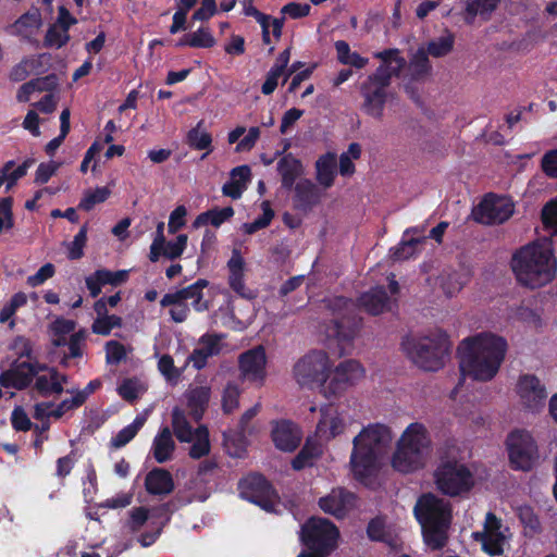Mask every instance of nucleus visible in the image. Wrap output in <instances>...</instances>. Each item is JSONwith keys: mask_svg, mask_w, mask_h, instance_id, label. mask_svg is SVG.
<instances>
[{"mask_svg": "<svg viewBox=\"0 0 557 557\" xmlns=\"http://www.w3.org/2000/svg\"><path fill=\"white\" fill-rule=\"evenodd\" d=\"M508 349L506 338L492 332L469 336L460 342V371L476 381H491L499 371Z\"/></svg>", "mask_w": 557, "mask_h": 557, "instance_id": "obj_1", "label": "nucleus"}, {"mask_svg": "<svg viewBox=\"0 0 557 557\" xmlns=\"http://www.w3.org/2000/svg\"><path fill=\"white\" fill-rule=\"evenodd\" d=\"M517 281L530 288L550 283L557 274V258L552 244L536 242L520 248L511 259Z\"/></svg>", "mask_w": 557, "mask_h": 557, "instance_id": "obj_2", "label": "nucleus"}, {"mask_svg": "<svg viewBox=\"0 0 557 557\" xmlns=\"http://www.w3.org/2000/svg\"><path fill=\"white\" fill-rule=\"evenodd\" d=\"M391 442V429L384 424L376 423L362 429L352 441L350 456L351 471L356 480L364 483L376 473L379 456Z\"/></svg>", "mask_w": 557, "mask_h": 557, "instance_id": "obj_3", "label": "nucleus"}, {"mask_svg": "<svg viewBox=\"0 0 557 557\" xmlns=\"http://www.w3.org/2000/svg\"><path fill=\"white\" fill-rule=\"evenodd\" d=\"M413 515L421 525L424 543L433 550L442 549L448 540L451 519L449 503L433 493H423L417 499Z\"/></svg>", "mask_w": 557, "mask_h": 557, "instance_id": "obj_4", "label": "nucleus"}, {"mask_svg": "<svg viewBox=\"0 0 557 557\" xmlns=\"http://www.w3.org/2000/svg\"><path fill=\"white\" fill-rule=\"evenodd\" d=\"M324 308L332 315L326 329L327 336L334 337L339 348V356L346 354V347L351 345L361 326V319L356 313L354 301L344 296L323 300Z\"/></svg>", "mask_w": 557, "mask_h": 557, "instance_id": "obj_5", "label": "nucleus"}, {"mask_svg": "<svg viewBox=\"0 0 557 557\" xmlns=\"http://www.w3.org/2000/svg\"><path fill=\"white\" fill-rule=\"evenodd\" d=\"M430 445L426 428L420 422L410 423L401 434L392 457L393 468L401 473H412L424 466V450Z\"/></svg>", "mask_w": 557, "mask_h": 557, "instance_id": "obj_6", "label": "nucleus"}, {"mask_svg": "<svg viewBox=\"0 0 557 557\" xmlns=\"http://www.w3.org/2000/svg\"><path fill=\"white\" fill-rule=\"evenodd\" d=\"M448 335L438 333L436 336H406L401 347L407 357L424 371H437L444 367L448 352Z\"/></svg>", "mask_w": 557, "mask_h": 557, "instance_id": "obj_7", "label": "nucleus"}, {"mask_svg": "<svg viewBox=\"0 0 557 557\" xmlns=\"http://www.w3.org/2000/svg\"><path fill=\"white\" fill-rule=\"evenodd\" d=\"M209 282L206 278H198L195 283L170 292L163 295L160 300L161 307H172L169 311L171 319L176 323H183L187 320L190 308L187 301L190 300V306L197 312H203L209 309V302L203 299V289L208 287Z\"/></svg>", "mask_w": 557, "mask_h": 557, "instance_id": "obj_8", "label": "nucleus"}, {"mask_svg": "<svg viewBox=\"0 0 557 557\" xmlns=\"http://www.w3.org/2000/svg\"><path fill=\"white\" fill-rule=\"evenodd\" d=\"M387 70L377 66L360 85V95L363 98L362 111L376 119L383 117L385 103L387 101V88L392 83Z\"/></svg>", "mask_w": 557, "mask_h": 557, "instance_id": "obj_9", "label": "nucleus"}, {"mask_svg": "<svg viewBox=\"0 0 557 557\" xmlns=\"http://www.w3.org/2000/svg\"><path fill=\"white\" fill-rule=\"evenodd\" d=\"M338 536L336 525L323 518H310L302 524L300 532V540L309 550L325 556L335 549Z\"/></svg>", "mask_w": 557, "mask_h": 557, "instance_id": "obj_10", "label": "nucleus"}, {"mask_svg": "<svg viewBox=\"0 0 557 557\" xmlns=\"http://www.w3.org/2000/svg\"><path fill=\"white\" fill-rule=\"evenodd\" d=\"M506 449L512 469L529 471L539 461V448L535 440L524 430L511 432L506 440Z\"/></svg>", "mask_w": 557, "mask_h": 557, "instance_id": "obj_11", "label": "nucleus"}, {"mask_svg": "<svg viewBox=\"0 0 557 557\" xmlns=\"http://www.w3.org/2000/svg\"><path fill=\"white\" fill-rule=\"evenodd\" d=\"M330 368L329 356L325 351L311 350L294 366V375L301 386L318 383L323 388Z\"/></svg>", "mask_w": 557, "mask_h": 557, "instance_id": "obj_12", "label": "nucleus"}, {"mask_svg": "<svg viewBox=\"0 0 557 557\" xmlns=\"http://www.w3.org/2000/svg\"><path fill=\"white\" fill-rule=\"evenodd\" d=\"M240 496L248 502L258 505L265 511H273L276 499V491L272 484L260 473H251L239 481Z\"/></svg>", "mask_w": 557, "mask_h": 557, "instance_id": "obj_13", "label": "nucleus"}, {"mask_svg": "<svg viewBox=\"0 0 557 557\" xmlns=\"http://www.w3.org/2000/svg\"><path fill=\"white\" fill-rule=\"evenodd\" d=\"M515 212L513 201L503 195L487 194L472 210L473 219L482 224H500Z\"/></svg>", "mask_w": 557, "mask_h": 557, "instance_id": "obj_14", "label": "nucleus"}, {"mask_svg": "<svg viewBox=\"0 0 557 557\" xmlns=\"http://www.w3.org/2000/svg\"><path fill=\"white\" fill-rule=\"evenodd\" d=\"M472 536L481 543L483 552L492 557L502 556L508 543V529L503 527L500 519L494 513L485 516L482 532H474Z\"/></svg>", "mask_w": 557, "mask_h": 557, "instance_id": "obj_15", "label": "nucleus"}, {"mask_svg": "<svg viewBox=\"0 0 557 557\" xmlns=\"http://www.w3.org/2000/svg\"><path fill=\"white\" fill-rule=\"evenodd\" d=\"M516 394L520 406L532 413L539 412L545 405L547 391L542 381L533 374H522L516 384Z\"/></svg>", "mask_w": 557, "mask_h": 557, "instance_id": "obj_16", "label": "nucleus"}, {"mask_svg": "<svg viewBox=\"0 0 557 557\" xmlns=\"http://www.w3.org/2000/svg\"><path fill=\"white\" fill-rule=\"evenodd\" d=\"M364 375V369L361 363L355 359L342 361L334 370L331 380L323 384V394L325 397H336L354 385Z\"/></svg>", "mask_w": 557, "mask_h": 557, "instance_id": "obj_17", "label": "nucleus"}, {"mask_svg": "<svg viewBox=\"0 0 557 557\" xmlns=\"http://www.w3.org/2000/svg\"><path fill=\"white\" fill-rule=\"evenodd\" d=\"M267 354L262 345L242 352L238 357V368L242 376L252 383L262 385L267 377Z\"/></svg>", "mask_w": 557, "mask_h": 557, "instance_id": "obj_18", "label": "nucleus"}, {"mask_svg": "<svg viewBox=\"0 0 557 557\" xmlns=\"http://www.w3.org/2000/svg\"><path fill=\"white\" fill-rule=\"evenodd\" d=\"M356 495L346 488H333L330 494L319 499L320 508L337 519L344 518L355 507Z\"/></svg>", "mask_w": 557, "mask_h": 557, "instance_id": "obj_19", "label": "nucleus"}, {"mask_svg": "<svg viewBox=\"0 0 557 557\" xmlns=\"http://www.w3.org/2000/svg\"><path fill=\"white\" fill-rule=\"evenodd\" d=\"M293 206L297 211L308 213L321 200L319 187L309 178H301L294 186Z\"/></svg>", "mask_w": 557, "mask_h": 557, "instance_id": "obj_20", "label": "nucleus"}, {"mask_svg": "<svg viewBox=\"0 0 557 557\" xmlns=\"http://www.w3.org/2000/svg\"><path fill=\"white\" fill-rule=\"evenodd\" d=\"M221 336L216 334H205L200 337L201 347L195 348L188 356L187 362H191L196 370L203 369L210 357L216 356L221 351Z\"/></svg>", "mask_w": 557, "mask_h": 557, "instance_id": "obj_21", "label": "nucleus"}, {"mask_svg": "<svg viewBox=\"0 0 557 557\" xmlns=\"http://www.w3.org/2000/svg\"><path fill=\"white\" fill-rule=\"evenodd\" d=\"M482 480V469L475 463L455 462V496L468 494Z\"/></svg>", "mask_w": 557, "mask_h": 557, "instance_id": "obj_22", "label": "nucleus"}, {"mask_svg": "<svg viewBox=\"0 0 557 557\" xmlns=\"http://www.w3.org/2000/svg\"><path fill=\"white\" fill-rule=\"evenodd\" d=\"M300 434L290 421H280L272 430V441L276 448L283 451H293L300 444Z\"/></svg>", "mask_w": 557, "mask_h": 557, "instance_id": "obj_23", "label": "nucleus"}, {"mask_svg": "<svg viewBox=\"0 0 557 557\" xmlns=\"http://www.w3.org/2000/svg\"><path fill=\"white\" fill-rule=\"evenodd\" d=\"M228 285L243 298H252V295L245 286L244 271L245 260L238 249H234L230 260L227 261Z\"/></svg>", "mask_w": 557, "mask_h": 557, "instance_id": "obj_24", "label": "nucleus"}, {"mask_svg": "<svg viewBox=\"0 0 557 557\" xmlns=\"http://www.w3.org/2000/svg\"><path fill=\"white\" fill-rule=\"evenodd\" d=\"M174 487L173 476L166 469L153 468L145 478V488L150 495H169Z\"/></svg>", "mask_w": 557, "mask_h": 557, "instance_id": "obj_25", "label": "nucleus"}, {"mask_svg": "<svg viewBox=\"0 0 557 557\" xmlns=\"http://www.w3.org/2000/svg\"><path fill=\"white\" fill-rule=\"evenodd\" d=\"M34 371L27 372L26 368L21 367V361H14L10 369L1 372L0 385L4 388H15L23 391L27 388L34 380Z\"/></svg>", "mask_w": 557, "mask_h": 557, "instance_id": "obj_26", "label": "nucleus"}, {"mask_svg": "<svg viewBox=\"0 0 557 557\" xmlns=\"http://www.w3.org/2000/svg\"><path fill=\"white\" fill-rule=\"evenodd\" d=\"M277 172L281 175V183L284 189L290 190L297 178L302 174L304 166L299 159L287 153L277 162Z\"/></svg>", "mask_w": 557, "mask_h": 557, "instance_id": "obj_27", "label": "nucleus"}, {"mask_svg": "<svg viewBox=\"0 0 557 557\" xmlns=\"http://www.w3.org/2000/svg\"><path fill=\"white\" fill-rule=\"evenodd\" d=\"M42 24L39 9L33 8L22 14L13 24L9 25L7 30L14 36L29 38L34 30L38 29Z\"/></svg>", "mask_w": 557, "mask_h": 557, "instance_id": "obj_28", "label": "nucleus"}, {"mask_svg": "<svg viewBox=\"0 0 557 557\" xmlns=\"http://www.w3.org/2000/svg\"><path fill=\"white\" fill-rule=\"evenodd\" d=\"M211 396V389L208 386H199L190 389L186 394L189 416L194 421L199 422L208 407Z\"/></svg>", "mask_w": 557, "mask_h": 557, "instance_id": "obj_29", "label": "nucleus"}, {"mask_svg": "<svg viewBox=\"0 0 557 557\" xmlns=\"http://www.w3.org/2000/svg\"><path fill=\"white\" fill-rule=\"evenodd\" d=\"M388 300L389 297L383 286L371 288L369 292L363 293L358 299L360 307L364 308V310L372 315L382 313Z\"/></svg>", "mask_w": 557, "mask_h": 557, "instance_id": "obj_30", "label": "nucleus"}, {"mask_svg": "<svg viewBox=\"0 0 557 557\" xmlns=\"http://www.w3.org/2000/svg\"><path fill=\"white\" fill-rule=\"evenodd\" d=\"M175 450V442L168 426L162 428L153 438L152 455L157 462L169 461Z\"/></svg>", "mask_w": 557, "mask_h": 557, "instance_id": "obj_31", "label": "nucleus"}, {"mask_svg": "<svg viewBox=\"0 0 557 557\" xmlns=\"http://www.w3.org/2000/svg\"><path fill=\"white\" fill-rule=\"evenodd\" d=\"M315 177L320 185L330 188L336 176V154L326 152L315 161Z\"/></svg>", "mask_w": 557, "mask_h": 557, "instance_id": "obj_32", "label": "nucleus"}, {"mask_svg": "<svg viewBox=\"0 0 557 557\" xmlns=\"http://www.w3.org/2000/svg\"><path fill=\"white\" fill-rule=\"evenodd\" d=\"M432 73V65L424 53V47L420 46L412 54L408 63V76L410 82H422Z\"/></svg>", "mask_w": 557, "mask_h": 557, "instance_id": "obj_33", "label": "nucleus"}, {"mask_svg": "<svg viewBox=\"0 0 557 557\" xmlns=\"http://www.w3.org/2000/svg\"><path fill=\"white\" fill-rule=\"evenodd\" d=\"M374 58L380 59L383 64L380 66L385 67L391 77H400L403 70L407 62L397 48H389L383 51L376 52Z\"/></svg>", "mask_w": 557, "mask_h": 557, "instance_id": "obj_34", "label": "nucleus"}, {"mask_svg": "<svg viewBox=\"0 0 557 557\" xmlns=\"http://www.w3.org/2000/svg\"><path fill=\"white\" fill-rule=\"evenodd\" d=\"M12 428L17 432H27L34 430V432H48L50 429V422L45 421L41 424H34L28 418L26 411L21 406H16L11 413Z\"/></svg>", "mask_w": 557, "mask_h": 557, "instance_id": "obj_35", "label": "nucleus"}, {"mask_svg": "<svg viewBox=\"0 0 557 557\" xmlns=\"http://www.w3.org/2000/svg\"><path fill=\"white\" fill-rule=\"evenodd\" d=\"M47 54L42 53L38 57L33 58H23L17 64H15L10 71L9 78L11 82L18 83L25 81L28 75L37 71L42 66L41 58H45Z\"/></svg>", "mask_w": 557, "mask_h": 557, "instance_id": "obj_36", "label": "nucleus"}, {"mask_svg": "<svg viewBox=\"0 0 557 557\" xmlns=\"http://www.w3.org/2000/svg\"><path fill=\"white\" fill-rule=\"evenodd\" d=\"M172 426L173 432L180 442L189 443L193 441L195 430H193L185 412L180 407H174L172 410Z\"/></svg>", "mask_w": 557, "mask_h": 557, "instance_id": "obj_37", "label": "nucleus"}, {"mask_svg": "<svg viewBox=\"0 0 557 557\" xmlns=\"http://www.w3.org/2000/svg\"><path fill=\"white\" fill-rule=\"evenodd\" d=\"M193 445L189 448V457L200 459L210 453L209 431L206 425H199L193 436Z\"/></svg>", "mask_w": 557, "mask_h": 557, "instance_id": "obj_38", "label": "nucleus"}, {"mask_svg": "<svg viewBox=\"0 0 557 557\" xmlns=\"http://www.w3.org/2000/svg\"><path fill=\"white\" fill-rule=\"evenodd\" d=\"M145 422L146 418L137 416L131 424L124 426L111 438V446L114 448H121L128 444L137 435Z\"/></svg>", "mask_w": 557, "mask_h": 557, "instance_id": "obj_39", "label": "nucleus"}, {"mask_svg": "<svg viewBox=\"0 0 557 557\" xmlns=\"http://www.w3.org/2000/svg\"><path fill=\"white\" fill-rule=\"evenodd\" d=\"M200 123L193 127L187 133L186 141L188 146L196 150H208L203 156L202 159H205L211 151V144H212V136L210 133L206 131L199 129Z\"/></svg>", "mask_w": 557, "mask_h": 557, "instance_id": "obj_40", "label": "nucleus"}, {"mask_svg": "<svg viewBox=\"0 0 557 557\" xmlns=\"http://www.w3.org/2000/svg\"><path fill=\"white\" fill-rule=\"evenodd\" d=\"M423 47L428 58H443L453 51V34L432 39Z\"/></svg>", "mask_w": 557, "mask_h": 557, "instance_id": "obj_41", "label": "nucleus"}, {"mask_svg": "<svg viewBox=\"0 0 557 557\" xmlns=\"http://www.w3.org/2000/svg\"><path fill=\"white\" fill-rule=\"evenodd\" d=\"M437 488L445 495L453 496V460L443 462L434 473Z\"/></svg>", "mask_w": 557, "mask_h": 557, "instance_id": "obj_42", "label": "nucleus"}, {"mask_svg": "<svg viewBox=\"0 0 557 557\" xmlns=\"http://www.w3.org/2000/svg\"><path fill=\"white\" fill-rule=\"evenodd\" d=\"M111 190L107 186L97 187L94 190L88 189L81 199L78 209L90 211L96 205L104 202L109 198Z\"/></svg>", "mask_w": 557, "mask_h": 557, "instance_id": "obj_43", "label": "nucleus"}, {"mask_svg": "<svg viewBox=\"0 0 557 557\" xmlns=\"http://www.w3.org/2000/svg\"><path fill=\"white\" fill-rule=\"evenodd\" d=\"M71 36L70 33L66 30H62L59 26H57L54 23L51 24L45 35L44 38V47L45 48H54L60 49L67 45L70 41Z\"/></svg>", "mask_w": 557, "mask_h": 557, "instance_id": "obj_44", "label": "nucleus"}, {"mask_svg": "<svg viewBox=\"0 0 557 557\" xmlns=\"http://www.w3.org/2000/svg\"><path fill=\"white\" fill-rule=\"evenodd\" d=\"M34 389L41 397H49L53 394L60 395L64 392V387L59 382H54L52 374L38 375L35 380Z\"/></svg>", "mask_w": 557, "mask_h": 557, "instance_id": "obj_45", "label": "nucleus"}, {"mask_svg": "<svg viewBox=\"0 0 557 557\" xmlns=\"http://www.w3.org/2000/svg\"><path fill=\"white\" fill-rule=\"evenodd\" d=\"M423 238L403 239L396 247L391 249L393 260H407L413 257L417 252V246L424 242Z\"/></svg>", "mask_w": 557, "mask_h": 557, "instance_id": "obj_46", "label": "nucleus"}, {"mask_svg": "<svg viewBox=\"0 0 557 557\" xmlns=\"http://www.w3.org/2000/svg\"><path fill=\"white\" fill-rule=\"evenodd\" d=\"M274 218V211L270 207L268 201L262 202V214L255 219L252 222L244 223L243 230L245 234L252 235L259 230H262L270 225L272 219Z\"/></svg>", "mask_w": 557, "mask_h": 557, "instance_id": "obj_47", "label": "nucleus"}, {"mask_svg": "<svg viewBox=\"0 0 557 557\" xmlns=\"http://www.w3.org/2000/svg\"><path fill=\"white\" fill-rule=\"evenodd\" d=\"M122 326V318L115 314H104V317H97L91 325V331L95 334L108 336L114 327Z\"/></svg>", "mask_w": 557, "mask_h": 557, "instance_id": "obj_48", "label": "nucleus"}, {"mask_svg": "<svg viewBox=\"0 0 557 557\" xmlns=\"http://www.w3.org/2000/svg\"><path fill=\"white\" fill-rule=\"evenodd\" d=\"M88 225L85 223L74 236L73 242L69 245L67 258L70 260H78L84 256V247L87 243Z\"/></svg>", "mask_w": 557, "mask_h": 557, "instance_id": "obj_49", "label": "nucleus"}, {"mask_svg": "<svg viewBox=\"0 0 557 557\" xmlns=\"http://www.w3.org/2000/svg\"><path fill=\"white\" fill-rule=\"evenodd\" d=\"M27 297L23 292L15 293L10 301L5 304L0 310V323L9 321L17 311L18 308L25 306Z\"/></svg>", "mask_w": 557, "mask_h": 557, "instance_id": "obj_50", "label": "nucleus"}, {"mask_svg": "<svg viewBox=\"0 0 557 557\" xmlns=\"http://www.w3.org/2000/svg\"><path fill=\"white\" fill-rule=\"evenodd\" d=\"M96 272H97V278L100 281V284H102V286H104V285L119 286V285L125 283L128 278L127 270L110 271L108 269H99V270H96Z\"/></svg>", "mask_w": 557, "mask_h": 557, "instance_id": "obj_51", "label": "nucleus"}, {"mask_svg": "<svg viewBox=\"0 0 557 557\" xmlns=\"http://www.w3.org/2000/svg\"><path fill=\"white\" fill-rule=\"evenodd\" d=\"M13 198H0V234L2 231H9L14 226Z\"/></svg>", "mask_w": 557, "mask_h": 557, "instance_id": "obj_52", "label": "nucleus"}, {"mask_svg": "<svg viewBox=\"0 0 557 557\" xmlns=\"http://www.w3.org/2000/svg\"><path fill=\"white\" fill-rule=\"evenodd\" d=\"M187 239L186 234H180L175 240L166 242L163 246V257L170 260L180 258L186 249Z\"/></svg>", "mask_w": 557, "mask_h": 557, "instance_id": "obj_53", "label": "nucleus"}, {"mask_svg": "<svg viewBox=\"0 0 557 557\" xmlns=\"http://www.w3.org/2000/svg\"><path fill=\"white\" fill-rule=\"evenodd\" d=\"M190 35V48H212L216 41L209 27H200Z\"/></svg>", "mask_w": 557, "mask_h": 557, "instance_id": "obj_54", "label": "nucleus"}, {"mask_svg": "<svg viewBox=\"0 0 557 557\" xmlns=\"http://www.w3.org/2000/svg\"><path fill=\"white\" fill-rule=\"evenodd\" d=\"M240 391L236 384L228 383L222 396V409L225 413L233 412L239 405Z\"/></svg>", "mask_w": 557, "mask_h": 557, "instance_id": "obj_55", "label": "nucleus"}, {"mask_svg": "<svg viewBox=\"0 0 557 557\" xmlns=\"http://www.w3.org/2000/svg\"><path fill=\"white\" fill-rule=\"evenodd\" d=\"M126 358V350L122 343L110 341L106 344V360L110 364H119Z\"/></svg>", "mask_w": 557, "mask_h": 557, "instance_id": "obj_56", "label": "nucleus"}, {"mask_svg": "<svg viewBox=\"0 0 557 557\" xmlns=\"http://www.w3.org/2000/svg\"><path fill=\"white\" fill-rule=\"evenodd\" d=\"M10 349L14 351L18 359H35V357L33 356V343L29 338L25 336H16L13 339Z\"/></svg>", "mask_w": 557, "mask_h": 557, "instance_id": "obj_57", "label": "nucleus"}, {"mask_svg": "<svg viewBox=\"0 0 557 557\" xmlns=\"http://www.w3.org/2000/svg\"><path fill=\"white\" fill-rule=\"evenodd\" d=\"M542 221L546 228L557 234V198L543 207Z\"/></svg>", "mask_w": 557, "mask_h": 557, "instance_id": "obj_58", "label": "nucleus"}, {"mask_svg": "<svg viewBox=\"0 0 557 557\" xmlns=\"http://www.w3.org/2000/svg\"><path fill=\"white\" fill-rule=\"evenodd\" d=\"M210 225L220 227L224 222L233 218L235 211L233 207L213 208L208 210Z\"/></svg>", "mask_w": 557, "mask_h": 557, "instance_id": "obj_59", "label": "nucleus"}, {"mask_svg": "<svg viewBox=\"0 0 557 557\" xmlns=\"http://www.w3.org/2000/svg\"><path fill=\"white\" fill-rule=\"evenodd\" d=\"M55 273V268L52 263H46L39 270L27 277V284L32 287H37L44 284L47 280L51 278Z\"/></svg>", "mask_w": 557, "mask_h": 557, "instance_id": "obj_60", "label": "nucleus"}, {"mask_svg": "<svg viewBox=\"0 0 557 557\" xmlns=\"http://www.w3.org/2000/svg\"><path fill=\"white\" fill-rule=\"evenodd\" d=\"M59 169V164L50 162H41L35 173V183L38 185L46 184L55 174Z\"/></svg>", "mask_w": 557, "mask_h": 557, "instance_id": "obj_61", "label": "nucleus"}, {"mask_svg": "<svg viewBox=\"0 0 557 557\" xmlns=\"http://www.w3.org/2000/svg\"><path fill=\"white\" fill-rule=\"evenodd\" d=\"M541 169L550 178H557V149L545 152L541 160Z\"/></svg>", "mask_w": 557, "mask_h": 557, "instance_id": "obj_62", "label": "nucleus"}, {"mask_svg": "<svg viewBox=\"0 0 557 557\" xmlns=\"http://www.w3.org/2000/svg\"><path fill=\"white\" fill-rule=\"evenodd\" d=\"M500 0H475L468 3L467 10L470 14L487 15L494 11Z\"/></svg>", "mask_w": 557, "mask_h": 557, "instance_id": "obj_63", "label": "nucleus"}, {"mask_svg": "<svg viewBox=\"0 0 557 557\" xmlns=\"http://www.w3.org/2000/svg\"><path fill=\"white\" fill-rule=\"evenodd\" d=\"M186 214L187 210L184 206H178L171 212L168 223V230L170 234H175L185 225Z\"/></svg>", "mask_w": 557, "mask_h": 557, "instance_id": "obj_64", "label": "nucleus"}]
</instances>
